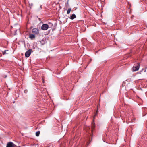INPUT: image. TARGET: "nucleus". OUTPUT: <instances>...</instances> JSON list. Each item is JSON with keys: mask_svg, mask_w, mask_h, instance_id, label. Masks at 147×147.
Here are the masks:
<instances>
[{"mask_svg": "<svg viewBox=\"0 0 147 147\" xmlns=\"http://www.w3.org/2000/svg\"><path fill=\"white\" fill-rule=\"evenodd\" d=\"M140 67V63H137L136 64H135L132 68V71H136L138 70Z\"/></svg>", "mask_w": 147, "mask_h": 147, "instance_id": "f257e3e1", "label": "nucleus"}, {"mask_svg": "<svg viewBox=\"0 0 147 147\" xmlns=\"http://www.w3.org/2000/svg\"><path fill=\"white\" fill-rule=\"evenodd\" d=\"M32 33L38 35L39 34V30L36 28H34L32 30Z\"/></svg>", "mask_w": 147, "mask_h": 147, "instance_id": "f03ea898", "label": "nucleus"}, {"mask_svg": "<svg viewBox=\"0 0 147 147\" xmlns=\"http://www.w3.org/2000/svg\"><path fill=\"white\" fill-rule=\"evenodd\" d=\"M49 28V26L48 24H44L42 25L41 26V29L44 30H47Z\"/></svg>", "mask_w": 147, "mask_h": 147, "instance_id": "7ed1b4c3", "label": "nucleus"}, {"mask_svg": "<svg viewBox=\"0 0 147 147\" xmlns=\"http://www.w3.org/2000/svg\"><path fill=\"white\" fill-rule=\"evenodd\" d=\"M32 49H29L25 53V56L26 57H28L30 56L32 52Z\"/></svg>", "mask_w": 147, "mask_h": 147, "instance_id": "20e7f679", "label": "nucleus"}, {"mask_svg": "<svg viewBox=\"0 0 147 147\" xmlns=\"http://www.w3.org/2000/svg\"><path fill=\"white\" fill-rule=\"evenodd\" d=\"M15 145L13 142H10L7 143L6 147H14Z\"/></svg>", "mask_w": 147, "mask_h": 147, "instance_id": "39448f33", "label": "nucleus"}, {"mask_svg": "<svg viewBox=\"0 0 147 147\" xmlns=\"http://www.w3.org/2000/svg\"><path fill=\"white\" fill-rule=\"evenodd\" d=\"M76 15L74 14H73L69 17V18L71 20H73L74 19L76 18Z\"/></svg>", "mask_w": 147, "mask_h": 147, "instance_id": "423d86ee", "label": "nucleus"}, {"mask_svg": "<svg viewBox=\"0 0 147 147\" xmlns=\"http://www.w3.org/2000/svg\"><path fill=\"white\" fill-rule=\"evenodd\" d=\"M35 37V36L34 34H31L29 35V38H30L31 39H32L33 38H34Z\"/></svg>", "mask_w": 147, "mask_h": 147, "instance_id": "0eeeda50", "label": "nucleus"}, {"mask_svg": "<svg viewBox=\"0 0 147 147\" xmlns=\"http://www.w3.org/2000/svg\"><path fill=\"white\" fill-rule=\"evenodd\" d=\"M71 8H69L67 11V14H69L70 13L71 11Z\"/></svg>", "mask_w": 147, "mask_h": 147, "instance_id": "6e6552de", "label": "nucleus"}, {"mask_svg": "<svg viewBox=\"0 0 147 147\" xmlns=\"http://www.w3.org/2000/svg\"><path fill=\"white\" fill-rule=\"evenodd\" d=\"M48 25L49 26V28H50L52 26L53 24L52 23L49 22L48 23Z\"/></svg>", "mask_w": 147, "mask_h": 147, "instance_id": "1a4fd4ad", "label": "nucleus"}, {"mask_svg": "<svg viewBox=\"0 0 147 147\" xmlns=\"http://www.w3.org/2000/svg\"><path fill=\"white\" fill-rule=\"evenodd\" d=\"M40 134V132L39 131H37V132H36V136H39Z\"/></svg>", "mask_w": 147, "mask_h": 147, "instance_id": "9d476101", "label": "nucleus"}, {"mask_svg": "<svg viewBox=\"0 0 147 147\" xmlns=\"http://www.w3.org/2000/svg\"><path fill=\"white\" fill-rule=\"evenodd\" d=\"M8 51V50H5V51H4L3 52V55H4L6 54V51Z\"/></svg>", "mask_w": 147, "mask_h": 147, "instance_id": "9b49d317", "label": "nucleus"}, {"mask_svg": "<svg viewBox=\"0 0 147 147\" xmlns=\"http://www.w3.org/2000/svg\"><path fill=\"white\" fill-rule=\"evenodd\" d=\"M90 129V127H86V129H85V130H86V131H87V130H88V129Z\"/></svg>", "mask_w": 147, "mask_h": 147, "instance_id": "f8f14e48", "label": "nucleus"}, {"mask_svg": "<svg viewBox=\"0 0 147 147\" xmlns=\"http://www.w3.org/2000/svg\"><path fill=\"white\" fill-rule=\"evenodd\" d=\"M98 110H97V111H96V113L95 114V115L94 117H94L97 114V113H98Z\"/></svg>", "mask_w": 147, "mask_h": 147, "instance_id": "ddd939ff", "label": "nucleus"}, {"mask_svg": "<svg viewBox=\"0 0 147 147\" xmlns=\"http://www.w3.org/2000/svg\"><path fill=\"white\" fill-rule=\"evenodd\" d=\"M92 127L93 128L94 127V126L93 125V123H92Z\"/></svg>", "mask_w": 147, "mask_h": 147, "instance_id": "4468645a", "label": "nucleus"}, {"mask_svg": "<svg viewBox=\"0 0 147 147\" xmlns=\"http://www.w3.org/2000/svg\"><path fill=\"white\" fill-rule=\"evenodd\" d=\"M27 92V90H25L24 91V92H25V93H26Z\"/></svg>", "mask_w": 147, "mask_h": 147, "instance_id": "2eb2a0df", "label": "nucleus"}, {"mask_svg": "<svg viewBox=\"0 0 147 147\" xmlns=\"http://www.w3.org/2000/svg\"><path fill=\"white\" fill-rule=\"evenodd\" d=\"M67 4L68 5V2H67Z\"/></svg>", "mask_w": 147, "mask_h": 147, "instance_id": "dca6fc26", "label": "nucleus"}, {"mask_svg": "<svg viewBox=\"0 0 147 147\" xmlns=\"http://www.w3.org/2000/svg\"><path fill=\"white\" fill-rule=\"evenodd\" d=\"M42 80L43 81H44V80H43V78H42Z\"/></svg>", "mask_w": 147, "mask_h": 147, "instance_id": "f3484780", "label": "nucleus"}, {"mask_svg": "<svg viewBox=\"0 0 147 147\" xmlns=\"http://www.w3.org/2000/svg\"><path fill=\"white\" fill-rule=\"evenodd\" d=\"M91 131H92V130H91Z\"/></svg>", "mask_w": 147, "mask_h": 147, "instance_id": "a211bd4d", "label": "nucleus"}]
</instances>
